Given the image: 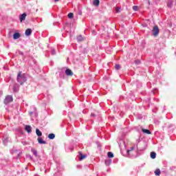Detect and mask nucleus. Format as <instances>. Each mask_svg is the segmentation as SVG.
I'll use <instances>...</instances> for the list:
<instances>
[{"instance_id": "nucleus-1", "label": "nucleus", "mask_w": 176, "mask_h": 176, "mask_svg": "<svg viewBox=\"0 0 176 176\" xmlns=\"http://www.w3.org/2000/svg\"><path fill=\"white\" fill-rule=\"evenodd\" d=\"M17 82L20 83V85H23V83L27 81V78L24 75H21V72H19L16 78Z\"/></svg>"}, {"instance_id": "nucleus-2", "label": "nucleus", "mask_w": 176, "mask_h": 176, "mask_svg": "<svg viewBox=\"0 0 176 176\" xmlns=\"http://www.w3.org/2000/svg\"><path fill=\"white\" fill-rule=\"evenodd\" d=\"M159 32H160L159 27H157V25L154 26L153 28V36H157V35H159Z\"/></svg>"}, {"instance_id": "nucleus-3", "label": "nucleus", "mask_w": 176, "mask_h": 176, "mask_svg": "<svg viewBox=\"0 0 176 176\" xmlns=\"http://www.w3.org/2000/svg\"><path fill=\"white\" fill-rule=\"evenodd\" d=\"M13 101V97L12 96H7L4 100L5 104H9Z\"/></svg>"}, {"instance_id": "nucleus-4", "label": "nucleus", "mask_w": 176, "mask_h": 176, "mask_svg": "<svg viewBox=\"0 0 176 176\" xmlns=\"http://www.w3.org/2000/svg\"><path fill=\"white\" fill-rule=\"evenodd\" d=\"M26 17H27V14H25V13L22 14L19 16L21 23H22L23 21H24V20H25V18H26Z\"/></svg>"}, {"instance_id": "nucleus-5", "label": "nucleus", "mask_w": 176, "mask_h": 176, "mask_svg": "<svg viewBox=\"0 0 176 176\" xmlns=\"http://www.w3.org/2000/svg\"><path fill=\"white\" fill-rule=\"evenodd\" d=\"M65 74L66 75H67V76H72L74 75V73L69 69L65 70Z\"/></svg>"}, {"instance_id": "nucleus-6", "label": "nucleus", "mask_w": 176, "mask_h": 176, "mask_svg": "<svg viewBox=\"0 0 176 176\" xmlns=\"http://www.w3.org/2000/svg\"><path fill=\"white\" fill-rule=\"evenodd\" d=\"M26 36H30L32 34V30L31 29H27L25 32Z\"/></svg>"}, {"instance_id": "nucleus-7", "label": "nucleus", "mask_w": 176, "mask_h": 176, "mask_svg": "<svg viewBox=\"0 0 176 176\" xmlns=\"http://www.w3.org/2000/svg\"><path fill=\"white\" fill-rule=\"evenodd\" d=\"M25 130L28 131V133H31V131H32V128L30 125H26Z\"/></svg>"}, {"instance_id": "nucleus-8", "label": "nucleus", "mask_w": 176, "mask_h": 176, "mask_svg": "<svg viewBox=\"0 0 176 176\" xmlns=\"http://www.w3.org/2000/svg\"><path fill=\"white\" fill-rule=\"evenodd\" d=\"M20 36H21L20 33L16 32L13 35V38L14 39H19V38H20Z\"/></svg>"}, {"instance_id": "nucleus-9", "label": "nucleus", "mask_w": 176, "mask_h": 176, "mask_svg": "<svg viewBox=\"0 0 176 176\" xmlns=\"http://www.w3.org/2000/svg\"><path fill=\"white\" fill-rule=\"evenodd\" d=\"M93 5L94 6H100V0H94Z\"/></svg>"}, {"instance_id": "nucleus-10", "label": "nucleus", "mask_w": 176, "mask_h": 176, "mask_svg": "<svg viewBox=\"0 0 176 176\" xmlns=\"http://www.w3.org/2000/svg\"><path fill=\"white\" fill-rule=\"evenodd\" d=\"M55 138H56V135H54V133H50L48 135V138L50 140H54Z\"/></svg>"}, {"instance_id": "nucleus-11", "label": "nucleus", "mask_w": 176, "mask_h": 176, "mask_svg": "<svg viewBox=\"0 0 176 176\" xmlns=\"http://www.w3.org/2000/svg\"><path fill=\"white\" fill-rule=\"evenodd\" d=\"M36 135H38V137H41L42 135V132L38 129H36Z\"/></svg>"}, {"instance_id": "nucleus-12", "label": "nucleus", "mask_w": 176, "mask_h": 176, "mask_svg": "<svg viewBox=\"0 0 176 176\" xmlns=\"http://www.w3.org/2000/svg\"><path fill=\"white\" fill-rule=\"evenodd\" d=\"M38 144H46V142L43 140H42L41 138H38Z\"/></svg>"}, {"instance_id": "nucleus-13", "label": "nucleus", "mask_w": 176, "mask_h": 176, "mask_svg": "<svg viewBox=\"0 0 176 176\" xmlns=\"http://www.w3.org/2000/svg\"><path fill=\"white\" fill-rule=\"evenodd\" d=\"M151 159H156V153L151 152Z\"/></svg>"}, {"instance_id": "nucleus-14", "label": "nucleus", "mask_w": 176, "mask_h": 176, "mask_svg": "<svg viewBox=\"0 0 176 176\" xmlns=\"http://www.w3.org/2000/svg\"><path fill=\"white\" fill-rule=\"evenodd\" d=\"M83 159H86V155L82 154V153H80V160H83Z\"/></svg>"}, {"instance_id": "nucleus-15", "label": "nucleus", "mask_w": 176, "mask_h": 176, "mask_svg": "<svg viewBox=\"0 0 176 176\" xmlns=\"http://www.w3.org/2000/svg\"><path fill=\"white\" fill-rule=\"evenodd\" d=\"M143 133H145L146 134H151V131L148 129H142Z\"/></svg>"}, {"instance_id": "nucleus-16", "label": "nucleus", "mask_w": 176, "mask_h": 176, "mask_svg": "<svg viewBox=\"0 0 176 176\" xmlns=\"http://www.w3.org/2000/svg\"><path fill=\"white\" fill-rule=\"evenodd\" d=\"M107 156H108V157L112 158V157H113V153L112 152H109L107 153Z\"/></svg>"}, {"instance_id": "nucleus-17", "label": "nucleus", "mask_w": 176, "mask_h": 176, "mask_svg": "<svg viewBox=\"0 0 176 176\" xmlns=\"http://www.w3.org/2000/svg\"><path fill=\"white\" fill-rule=\"evenodd\" d=\"M155 175H160V169H157L155 171Z\"/></svg>"}, {"instance_id": "nucleus-18", "label": "nucleus", "mask_w": 176, "mask_h": 176, "mask_svg": "<svg viewBox=\"0 0 176 176\" xmlns=\"http://www.w3.org/2000/svg\"><path fill=\"white\" fill-rule=\"evenodd\" d=\"M31 151H32L33 155H34V156H36L37 152H36V151L35 150V148H32Z\"/></svg>"}, {"instance_id": "nucleus-19", "label": "nucleus", "mask_w": 176, "mask_h": 176, "mask_svg": "<svg viewBox=\"0 0 176 176\" xmlns=\"http://www.w3.org/2000/svg\"><path fill=\"white\" fill-rule=\"evenodd\" d=\"M69 19H72L74 17V14L72 12H70L68 14Z\"/></svg>"}, {"instance_id": "nucleus-20", "label": "nucleus", "mask_w": 176, "mask_h": 176, "mask_svg": "<svg viewBox=\"0 0 176 176\" xmlns=\"http://www.w3.org/2000/svg\"><path fill=\"white\" fill-rule=\"evenodd\" d=\"M77 40L80 42L82 41H83V37L82 36H79L78 38H77Z\"/></svg>"}, {"instance_id": "nucleus-21", "label": "nucleus", "mask_w": 176, "mask_h": 176, "mask_svg": "<svg viewBox=\"0 0 176 176\" xmlns=\"http://www.w3.org/2000/svg\"><path fill=\"white\" fill-rule=\"evenodd\" d=\"M133 10H135V12H137V10H138V6H134L133 7Z\"/></svg>"}, {"instance_id": "nucleus-22", "label": "nucleus", "mask_w": 176, "mask_h": 176, "mask_svg": "<svg viewBox=\"0 0 176 176\" xmlns=\"http://www.w3.org/2000/svg\"><path fill=\"white\" fill-rule=\"evenodd\" d=\"M168 8H171L173 6V1H169L168 3Z\"/></svg>"}, {"instance_id": "nucleus-23", "label": "nucleus", "mask_w": 176, "mask_h": 176, "mask_svg": "<svg viewBox=\"0 0 176 176\" xmlns=\"http://www.w3.org/2000/svg\"><path fill=\"white\" fill-rule=\"evenodd\" d=\"M115 69H120V65H115Z\"/></svg>"}, {"instance_id": "nucleus-24", "label": "nucleus", "mask_w": 176, "mask_h": 176, "mask_svg": "<svg viewBox=\"0 0 176 176\" xmlns=\"http://www.w3.org/2000/svg\"><path fill=\"white\" fill-rule=\"evenodd\" d=\"M131 151H134V147H131L130 150H127V153H130V152H131Z\"/></svg>"}, {"instance_id": "nucleus-25", "label": "nucleus", "mask_w": 176, "mask_h": 176, "mask_svg": "<svg viewBox=\"0 0 176 176\" xmlns=\"http://www.w3.org/2000/svg\"><path fill=\"white\" fill-rule=\"evenodd\" d=\"M105 164H107V166L111 164V160L106 161Z\"/></svg>"}, {"instance_id": "nucleus-26", "label": "nucleus", "mask_w": 176, "mask_h": 176, "mask_svg": "<svg viewBox=\"0 0 176 176\" xmlns=\"http://www.w3.org/2000/svg\"><path fill=\"white\" fill-rule=\"evenodd\" d=\"M116 11L117 13H119V12H120V8H116Z\"/></svg>"}, {"instance_id": "nucleus-27", "label": "nucleus", "mask_w": 176, "mask_h": 176, "mask_svg": "<svg viewBox=\"0 0 176 176\" xmlns=\"http://www.w3.org/2000/svg\"><path fill=\"white\" fill-rule=\"evenodd\" d=\"M52 54H56V51H55L54 50H52Z\"/></svg>"}, {"instance_id": "nucleus-28", "label": "nucleus", "mask_w": 176, "mask_h": 176, "mask_svg": "<svg viewBox=\"0 0 176 176\" xmlns=\"http://www.w3.org/2000/svg\"><path fill=\"white\" fill-rule=\"evenodd\" d=\"M135 63V64H140V60H136Z\"/></svg>"}, {"instance_id": "nucleus-29", "label": "nucleus", "mask_w": 176, "mask_h": 176, "mask_svg": "<svg viewBox=\"0 0 176 176\" xmlns=\"http://www.w3.org/2000/svg\"><path fill=\"white\" fill-rule=\"evenodd\" d=\"M22 144H23V145H27V142H23Z\"/></svg>"}, {"instance_id": "nucleus-30", "label": "nucleus", "mask_w": 176, "mask_h": 176, "mask_svg": "<svg viewBox=\"0 0 176 176\" xmlns=\"http://www.w3.org/2000/svg\"><path fill=\"white\" fill-rule=\"evenodd\" d=\"M91 116H95L94 113H91Z\"/></svg>"}, {"instance_id": "nucleus-31", "label": "nucleus", "mask_w": 176, "mask_h": 176, "mask_svg": "<svg viewBox=\"0 0 176 176\" xmlns=\"http://www.w3.org/2000/svg\"><path fill=\"white\" fill-rule=\"evenodd\" d=\"M54 1H55V2H58L59 0H54Z\"/></svg>"}]
</instances>
